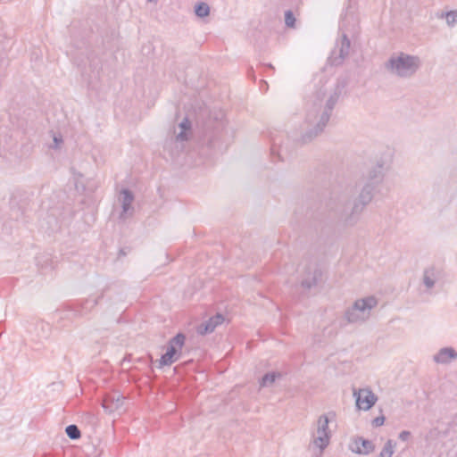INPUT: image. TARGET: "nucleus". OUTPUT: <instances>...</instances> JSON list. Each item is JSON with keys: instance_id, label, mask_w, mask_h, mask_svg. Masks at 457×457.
<instances>
[{"instance_id": "nucleus-1", "label": "nucleus", "mask_w": 457, "mask_h": 457, "mask_svg": "<svg viewBox=\"0 0 457 457\" xmlns=\"http://www.w3.org/2000/svg\"><path fill=\"white\" fill-rule=\"evenodd\" d=\"M333 205H328L338 221L344 227L355 226L361 218L366 206L372 201L366 190H361L359 195L353 198L352 190L346 188L332 199Z\"/></svg>"}, {"instance_id": "nucleus-2", "label": "nucleus", "mask_w": 457, "mask_h": 457, "mask_svg": "<svg viewBox=\"0 0 457 457\" xmlns=\"http://www.w3.org/2000/svg\"><path fill=\"white\" fill-rule=\"evenodd\" d=\"M343 88L344 85L337 83L333 93L327 100L324 108L314 104L307 111L305 117L306 128L301 138L303 143L311 142L323 131L330 119L332 110L342 94Z\"/></svg>"}, {"instance_id": "nucleus-3", "label": "nucleus", "mask_w": 457, "mask_h": 457, "mask_svg": "<svg viewBox=\"0 0 457 457\" xmlns=\"http://www.w3.org/2000/svg\"><path fill=\"white\" fill-rule=\"evenodd\" d=\"M384 66L390 75L406 79L418 72L421 67V60L418 55L398 52L393 54Z\"/></svg>"}, {"instance_id": "nucleus-4", "label": "nucleus", "mask_w": 457, "mask_h": 457, "mask_svg": "<svg viewBox=\"0 0 457 457\" xmlns=\"http://www.w3.org/2000/svg\"><path fill=\"white\" fill-rule=\"evenodd\" d=\"M378 299L375 296H368L357 299L352 306L345 312V319L348 323H362L370 317L371 310L378 305Z\"/></svg>"}, {"instance_id": "nucleus-5", "label": "nucleus", "mask_w": 457, "mask_h": 457, "mask_svg": "<svg viewBox=\"0 0 457 457\" xmlns=\"http://www.w3.org/2000/svg\"><path fill=\"white\" fill-rule=\"evenodd\" d=\"M389 164L383 159L378 160L368 171L366 176V182L361 190H366L371 196H374V192L377 191L378 187L382 183L386 171L388 170Z\"/></svg>"}, {"instance_id": "nucleus-6", "label": "nucleus", "mask_w": 457, "mask_h": 457, "mask_svg": "<svg viewBox=\"0 0 457 457\" xmlns=\"http://www.w3.org/2000/svg\"><path fill=\"white\" fill-rule=\"evenodd\" d=\"M185 341L186 336L183 333H179L169 340L167 351L159 360V368L170 366L179 359Z\"/></svg>"}, {"instance_id": "nucleus-7", "label": "nucleus", "mask_w": 457, "mask_h": 457, "mask_svg": "<svg viewBox=\"0 0 457 457\" xmlns=\"http://www.w3.org/2000/svg\"><path fill=\"white\" fill-rule=\"evenodd\" d=\"M329 420L327 415L320 416L317 421V429L313 434V444L320 450L325 449L329 444L330 433L328 430Z\"/></svg>"}, {"instance_id": "nucleus-8", "label": "nucleus", "mask_w": 457, "mask_h": 457, "mask_svg": "<svg viewBox=\"0 0 457 457\" xmlns=\"http://www.w3.org/2000/svg\"><path fill=\"white\" fill-rule=\"evenodd\" d=\"M350 47V39L345 34H343L329 58L331 63L336 66L342 64L344 60L349 55Z\"/></svg>"}, {"instance_id": "nucleus-9", "label": "nucleus", "mask_w": 457, "mask_h": 457, "mask_svg": "<svg viewBox=\"0 0 457 457\" xmlns=\"http://www.w3.org/2000/svg\"><path fill=\"white\" fill-rule=\"evenodd\" d=\"M353 395L356 397L357 407L363 411H369L378 401V396L370 388L354 391Z\"/></svg>"}, {"instance_id": "nucleus-10", "label": "nucleus", "mask_w": 457, "mask_h": 457, "mask_svg": "<svg viewBox=\"0 0 457 457\" xmlns=\"http://www.w3.org/2000/svg\"><path fill=\"white\" fill-rule=\"evenodd\" d=\"M120 201L121 203L122 211L120 214V219L125 220L127 218L131 217L133 215L134 208L132 207V203L134 201L133 193L127 188H124L120 191Z\"/></svg>"}, {"instance_id": "nucleus-11", "label": "nucleus", "mask_w": 457, "mask_h": 457, "mask_svg": "<svg viewBox=\"0 0 457 457\" xmlns=\"http://www.w3.org/2000/svg\"><path fill=\"white\" fill-rule=\"evenodd\" d=\"M124 399L119 393H112L104 397L102 406L106 412L112 413L122 409Z\"/></svg>"}, {"instance_id": "nucleus-12", "label": "nucleus", "mask_w": 457, "mask_h": 457, "mask_svg": "<svg viewBox=\"0 0 457 457\" xmlns=\"http://www.w3.org/2000/svg\"><path fill=\"white\" fill-rule=\"evenodd\" d=\"M441 270L436 267H428L424 270L422 275V284L426 287L428 293L435 287L436 281L441 278Z\"/></svg>"}, {"instance_id": "nucleus-13", "label": "nucleus", "mask_w": 457, "mask_h": 457, "mask_svg": "<svg viewBox=\"0 0 457 457\" xmlns=\"http://www.w3.org/2000/svg\"><path fill=\"white\" fill-rule=\"evenodd\" d=\"M305 277L302 280V286L305 288H312L321 277V271L315 263H310L305 271Z\"/></svg>"}, {"instance_id": "nucleus-14", "label": "nucleus", "mask_w": 457, "mask_h": 457, "mask_svg": "<svg viewBox=\"0 0 457 457\" xmlns=\"http://www.w3.org/2000/svg\"><path fill=\"white\" fill-rule=\"evenodd\" d=\"M224 321V317L217 313L216 315L211 317L205 322H203L197 327V333L199 335H206L214 331L217 326L222 324Z\"/></svg>"}, {"instance_id": "nucleus-15", "label": "nucleus", "mask_w": 457, "mask_h": 457, "mask_svg": "<svg viewBox=\"0 0 457 457\" xmlns=\"http://www.w3.org/2000/svg\"><path fill=\"white\" fill-rule=\"evenodd\" d=\"M433 360L436 363L448 364L453 360H457V352L453 347H444L433 356Z\"/></svg>"}, {"instance_id": "nucleus-16", "label": "nucleus", "mask_w": 457, "mask_h": 457, "mask_svg": "<svg viewBox=\"0 0 457 457\" xmlns=\"http://www.w3.org/2000/svg\"><path fill=\"white\" fill-rule=\"evenodd\" d=\"M353 445L355 447H353L352 451L358 454L366 455L372 453L375 449L374 444L368 439H364L363 437H357L354 439Z\"/></svg>"}, {"instance_id": "nucleus-17", "label": "nucleus", "mask_w": 457, "mask_h": 457, "mask_svg": "<svg viewBox=\"0 0 457 457\" xmlns=\"http://www.w3.org/2000/svg\"><path fill=\"white\" fill-rule=\"evenodd\" d=\"M282 377L280 372H269L266 373L260 381L261 387H268L274 384V382Z\"/></svg>"}, {"instance_id": "nucleus-18", "label": "nucleus", "mask_w": 457, "mask_h": 457, "mask_svg": "<svg viewBox=\"0 0 457 457\" xmlns=\"http://www.w3.org/2000/svg\"><path fill=\"white\" fill-rule=\"evenodd\" d=\"M179 127L181 129V131L177 136L178 141H186L187 140V136L186 134L187 130H189L191 128V122L187 118H185L180 123Z\"/></svg>"}, {"instance_id": "nucleus-19", "label": "nucleus", "mask_w": 457, "mask_h": 457, "mask_svg": "<svg viewBox=\"0 0 457 457\" xmlns=\"http://www.w3.org/2000/svg\"><path fill=\"white\" fill-rule=\"evenodd\" d=\"M65 432L68 437L71 440L79 439L81 436L80 430L79 429L77 425L71 424L66 427Z\"/></svg>"}, {"instance_id": "nucleus-20", "label": "nucleus", "mask_w": 457, "mask_h": 457, "mask_svg": "<svg viewBox=\"0 0 457 457\" xmlns=\"http://www.w3.org/2000/svg\"><path fill=\"white\" fill-rule=\"evenodd\" d=\"M195 12L200 18L206 17L210 13V7L206 3H198L195 7Z\"/></svg>"}, {"instance_id": "nucleus-21", "label": "nucleus", "mask_w": 457, "mask_h": 457, "mask_svg": "<svg viewBox=\"0 0 457 457\" xmlns=\"http://www.w3.org/2000/svg\"><path fill=\"white\" fill-rule=\"evenodd\" d=\"M395 445L393 440H387L378 457H392Z\"/></svg>"}, {"instance_id": "nucleus-22", "label": "nucleus", "mask_w": 457, "mask_h": 457, "mask_svg": "<svg viewBox=\"0 0 457 457\" xmlns=\"http://www.w3.org/2000/svg\"><path fill=\"white\" fill-rule=\"evenodd\" d=\"M441 17H445L446 23L453 27L457 24V11H450L442 13Z\"/></svg>"}, {"instance_id": "nucleus-23", "label": "nucleus", "mask_w": 457, "mask_h": 457, "mask_svg": "<svg viewBox=\"0 0 457 457\" xmlns=\"http://www.w3.org/2000/svg\"><path fill=\"white\" fill-rule=\"evenodd\" d=\"M295 18L291 11H287L285 13V23L287 27H294Z\"/></svg>"}, {"instance_id": "nucleus-24", "label": "nucleus", "mask_w": 457, "mask_h": 457, "mask_svg": "<svg viewBox=\"0 0 457 457\" xmlns=\"http://www.w3.org/2000/svg\"><path fill=\"white\" fill-rule=\"evenodd\" d=\"M53 141L54 143L50 145V147L53 149H59L63 142L62 137L61 135H54Z\"/></svg>"}, {"instance_id": "nucleus-25", "label": "nucleus", "mask_w": 457, "mask_h": 457, "mask_svg": "<svg viewBox=\"0 0 457 457\" xmlns=\"http://www.w3.org/2000/svg\"><path fill=\"white\" fill-rule=\"evenodd\" d=\"M385 416L383 414H381L380 416L375 418L373 420H372V425L374 427H380L384 424L385 422Z\"/></svg>"}, {"instance_id": "nucleus-26", "label": "nucleus", "mask_w": 457, "mask_h": 457, "mask_svg": "<svg viewBox=\"0 0 457 457\" xmlns=\"http://www.w3.org/2000/svg\"><path fill=\"white\" fill-rule=\"evenodd\" d=\"M411 436V432L408 431V430H403L402 432H400L399 434V439L402 440V441H407Z\"/></svg>"}, {"instance_id": "nucleus-27", "label": "nucleus", "mask_w": 457, "mask_h": 457, "mask_svg": "<svg viewBox=\"0 0 457 457\" xmlns=\"http://www.w3.org/2000/svg\"><path fill=\"white\" fill-rule=\"evenodd\" d=\"M41 326H42V328H44L45 327H48V325H47V324H46V325H45V324H43V323L41 324Z\"/></svg>"}, {"instance_id": "nucleus-28", "label": "nucleus", "mask_w": 457, "mask_h": 457, "mask_svg": "<svg viewBox=\"0 0 457 457\" xmlns=\"http://www.w3.org/2000/svg\"><path fill=\"white\" fill-rule=\"evenodd\" d=\"M148 2H155L156 0H147Z\"/></svg>"}]
</instances>
